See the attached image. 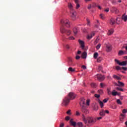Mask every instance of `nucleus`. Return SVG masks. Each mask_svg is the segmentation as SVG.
Instances as JSON below:
<instances>
[{
	"mask_svg": "<svg viewBox=\"0 0 127 127\" xmlns=\"http://www.w3.org/2000/svg\"><path fill=\"white\" fill-rule=\"evenodd\" d=\"M61 23L62 24V26L61 27V32L62 33H66L67 35H70L71 33V31L70 30H66L65 29L64 26H66V27H70V23L69 20L66 19L64 20H63L61 21Z\"/></svg>",
	"mask_w": 127,
	"mask_h": 127,
	"instance_id": "obj_1",
	"label": "nucleus"
},
{
	"mask_svg": "<svg viewBox=\"0 0 127 127\" xmlns=\"http://www.w3.org/2000/svg\"><path fill=\"white\" fill-rule=\"evenodd\" d=\"M76 98V94L73 92H70L68 96L65 97V98L63 100L62 104L65 107L69 105L70 100H74Z\"/></svg>",
	"mask_w": 127,
	"mask_h": 127,
	"instance_id": "obj_2",
	"label": "nucleus"
},
{
	"mask_svg": "<svg viewBox=\"0 0 127 127\" xmlns=\"http://www.w3.org/2000/svg\"><path fill=\"white\" fill-rule=\"evenodd\" d=\"M86 104V100L84 98H82L80 99V105L82 107L81 112L87 115L88 114V109L86 107H84V105Z\"/></svg>",
	"mask_w": 127,
	"mask_h": 127,
	"instance_id": "obj_3",
	"label": "nucleus"
},
{
	"mask_svg": "<svg viewBox=\"0 0 127 127\" xmlns=\"http://www.w3.org/2000/svg\"><path fill=\"white\" fill-rule=\"evenodd\" d=\"M82 116L83 121L86 125H87V124H93V123H96V120L92 117L85 118L84 115Z\"/></svg>",
	"mask_w": 127,
	"mask_h": 127,
	"instance_id": "obj_4",
	"label": "nucleus"
},
{
	"mask_svg": "<svg viewBox=\"0 0 127 127\" xmlns=\"http://www.w3.org/2000/svg\"><path fill=\"white\" fill-rule=\"evenodd\" d=\"M77 13L75 10L70 11V17L72 18V20H75L76 19V15Z\"/></svg>",
	"mask_w": 127,
	"mask_h": 127,
	"instance_id": "obj_5",
	"label": "nucleus"
},
{
	"mask_svg": "<svg viewBox=\"0 0 127 127\" xmlns=\"http://www.w3.org/2000/svg\"><path fill=\"white\" fill-rule=\"evenodd\" d=\"M115 62H116V63H117L118 65H120V66H126L127 64V61H123L122 62H120V61L115 59Z\"/></svg>",
	"mask_w": 127,
	"mask_h": 127,
	"instance_id": "obj_6",
	"label": "nucleus"
},
{
	"mask_svg": "<svg viewBox=\"0 0 127 127\" xmlns=\"http://www.w3.org/2000/svg\"><path fill=\"white\" fill-rule=\"evenodd\" d=\"M97 78L98 81H104L105 80V76L101 74H97Z\"/></svg>",
	"mask_w": 127,
	"mask_h": 127,
	"instance_id": "obj_7",
	"label": "nucleus"
},
{
	"mask_svg": "<svg viewBox=\"0 0 127 127\" xmlns=\"http://www.w3.org/2000/svg\"><path fill=\"white\" fill-rule=\"evenodd\" d=\"M106 50L108 52H110L112 51V45L110 44H106Z\"/></svg>",
	"mask_w": 127,
	"mask_h": 127,
	"instance_id": "obj_8",
	"label": "nucleus"
},
{
	"mask_svg": "<svg viewBox=\"0 0 127 127\" xmlns=\"http://www.w3.org/2000/svg\"><path fill=\"white\" fill-rule=\"evenodd\" d=\"M112 12H115V13H119V9H118L116 7H112L110 9Z\"/></svg>",
	"mask_w": 127,
	"mask_h": 127,
	"instance_id": "obj_9",
	"label": "nucleus"
},
{
	"mask_svg": "<svg viewBox=\"0 0 127 127\" xmlns=\"http://www.w3.org/2000/svg\"><path fill=\"white\" fill-rule=\"evenodd\" d=\"M78 42L79 44H80V47L82 49H84L85 48V43H84V41L79 40Z\"/></svg>",
	"mask_w": 127,
	"mask_h": 127,
	"instance_id": "obj_10",
	"label": "nucleus"
},
{
	"mask_svg": "<svg viewBox=\"0 0 127 127\" xmlns=\"http://www.w3.org/2000/svg\"><path fill=\"white\" fill-rule=\"evenodd\" d=\"M95 32H92L90 35H87V39H92V38L93 37V36H95Z\"/></svg>",
	"mask_w": 127,
	"mask_h": 127,
	"instance_id": "obj_11",
	"label": "nucleus"
},
{
	"mask_svg": "<svg viewBox=\"0 0 127 127\" xmlns=\"http://www.w3.org/2000/svg\"><path fill=\"white\" fill-rule=\"evenodd\" d=\"M92 108L94 111H98V110H99V107L98 106V105L96 103L93 104Z\"/></svg>",
	"mask_w": 127,
	"mask_h": 127,
	"instance_id": "obj_12",
	"label": "nucleus"
},
{
	"mask_svg": "<svg viewBox=\"0 0 127 127\" xmlns=\"http://www.w3.org/2000/svg\"><path fill=\"white\" fill-rule=\"evenodd\" d=\"M110 23L111 24V25L116 24V19H115L114 18H112L110 21Z\"/></svg>",
	"mask_w": 127,
	"mask_h": 127,
	"instance_id": "obj_13",
	"label": "nucleus"
},
{
	"mask_svg": "<svg viewBox=\"0 0 127 127\" xmlns=\"http://www.w3.org/2000/svg\"><path fill=\"white\" fill-rule=\"evenodd\" d=\"M87 52H84L82 53L81 57L83 59H86V58H87Z\"/></svg>",
	"mask_w": 127,
	"mask_h": 127,
	"instance_id": "obj_14",
	"label": "nucleus"
},
{
	"mask_svg": "<svg viewBox=\"0 0 127 127\" xmlns=\"http://www.w3.org/2000/svg\"><path fill=\"white\" fill-rule=\"evenodd\" d=\"M73 32L75 36L77 35V33H78V28L74 27L73 28Z\"/></svg>",
	"mask_w": 127,
	"mask_h": 127,
	"instance_id": "obj_15",
	"label": "nucleus"
},
{
	"mask_svg": "<svg viewBox=\"0 0 127 127\" xmlns=\"http://www.w3.org/2000/svg\"><path fill=\"white\" fill-rule=\"evenodd\" d=\"M105 110H101L99 115L100 116H101V117H105Z\"/></svg>",
	"mask_w": 127,
	"mask_h": 127,
	"instance_id": "obj_16",
	"label": "nucleus"
},
{
	"mask_svg": "<svg viewBox=\"0 0 127 127\" xmlns=\"http://www.w3.org/2000/svg\"><path fill=\"white\" fill-rule=\"evenodd\" d=\"M68 6L69 9H70V11L72 10H75L74 9H73V5H72V3H68Z\"/></svg>",
	"mask_w": 127,
	"mask_h": 127,
	"instance_id": "obj_17",
	"label": "nucleus"
},
{
	"mask_svg": "<svg viewBox=\"0 0 127 127\" xmlns=\"http://www.w3.org/2000/svg\"><path fill=\"white\" fill-rule=\"evenodd\" d=\"M125 54H126V53L122 50L119 51V52L118 53V55H119V56H122L123 55H125Z\"/></svg>",
	"mask_w": 127,
	"mask_h": 127,
	"instance_id": "obj_18",
	"label": "nucleus"
},
{
	"mask_svg": "<svg viewBox=\"0 0 127 127\" xmlns=\"http://www.w3.org/2000/svg\"><path fill=\"white\" fill-rule=\"evenodd\" d=\"M113 33H114V29H111L110 30H109L107 34L108 35H112Z\"/></svg>",
	"mask_w": 127,
	"mask_h": 127,
	"instance_id": "obj_19",
	"label": "nucleus"
},
{
	"mask_svg": "<svg viewBox=\"0 0 127 127\" xmlns=\"http://www.w3.org/2000/svg\"><path fill=\"white\" fill-rule=\"evenodd\" d=\"M70 124L71 126H73V127H76V122L73 121V119L70 120Z\"/></svg>",
	"mask_w": 127,
	"mask_h": 127,
	"instance_id": "obj_20",
	"label": "nucleus"
},
{
	"mask_svg": "<svg viewBox=\"0 0 127 127\" xmlns=\"http://www.w3.org/2000/svg\"><path fill=\"white\" fill-rule=\"evenodd\" d=\"M117 86H119V87H125V84L123 82L119 81L118 84H117Z\"/></svg>",
	"mask_w": 127,
	"mask_h": 127,
	"instance_id": "obj_21",
	"label": "nucleus"
},
{
	"mask_svg": "<svg viewBox=\"0 0 127 127\" xmlns=\"http://www.w3.org/2000/svg\"><path fill=\"white\" fill-rule=\"evenodd\" d=\"M122 18L123 20H124V21H127V15H126V14H124V15H122Z\"/></svg>",
	"mask_w": 127,
	"mask_h": 127,
	"instance_id": "obj_22",
	"label": "nucleus"
},
{
	"mask_svg": "<svg viewBox=\"0 0 127 127\" xmlns=\"http://www.w3.org/2000/svg\"><path fill=\"white\" fill-rule=\"evenodd\" d=\"M98 103L101 108L104 107V103L102 102L101 100H100V99L98 100Z\"/></svg>",
	"mask_w": 127,
	"mask_h": 127,
	"instance_id": "obj_23",
	"label": "nucleus"
},
{
	"mask_svg": "<svg viewBox=\"0 0 127 127\" xmlns=\"http://www.w3.org/2000/svg\"><path fill=\"white\" fill-rule=\"evenodd\" d=\"M113 77L114 79H116V80H121L122 78H121V77H120V76H118V75H116V74H114L113 75Z\"/></svg>",
	"mask_w": 127,
	"mask_h": 127,
	"instance_id": "obj_24",
	"label": "nucleus"
},
{
	"mask_svg": "<svg viewBox=\"0 0 127 127\" xmlns=\"http://www.w3.org/2000/svg\"><path fill=\"white\" fill-rule=\"evenodd\" d=\"M77 126L78 127H86V126H84L83 125V123H81V122H78L77 123Z\"/></svg>",
	"mask_w": 127,
	"mask_h": 127,
	"instance_id": "obj_25",
	"label": "nucleus"
},
{
	"mask_svg": "<svg viewBox=\"0 0 127 127\" xmlns=\"http://www.w3.org/2000/svg\"><path fill=\"white\" fill-rule=\"evenodd\" d=\"M68 71H69V72H75V71H76V70L75 69V68H72V67H69L68 68Z\"/></svg>",
	"mask_w": 127,
	"mask_h": 127,
	"instance_id": "obj_26",
	"label": "nucleus"
},
{
	"mask_svg": "<svg viewBox=\"0 0 127 127\" xmlns=\"http://www.w3.org/2000/svg\"><path fill=\"white\" fill-rule=\"evenodd\" d=\"M91 6L92 8H95V7H97V6H98V5H97V3H96L95 2H93L91 4Z\"/></svg>",
	"mask_w": 127,
	"mask_h": 127,
	"instance_id": "obj_27",
	"label": "nucleus"
},
{
	"mask_svg": "<svg viewBox=\"0 0 127 127\" xmlns=\"http://www.w3.org/2000/svg\"><path fill=\"white\" fill-rule=\"evenodd\" d=\"M111 94L112 96H117V95H118V92L114 90H113Z\"/></svg>",
	"mask_w": 127,
	"mask_h": 127,
	"instance_id": "obj_28",
	"label": "nucleus"
},
{
	"mask_svg": "<svg viewBox=\"0 0 127 127\" xmlns=\"http://www.w3.org/2000/svg\"><path fill=\"white\" fill-rule=\"evenodd\" d=\"M98 56H99V54H98V53H95L94 54L93 57L94 59H97V58H98Z\"/></svg>",
	"mask_w": 127,
	"mask_h": 127,
	"instance_id": "obj_29",
	"label": "nucleus"
},
{
	"mask_svg": "<svg viewBox=\"0 0 127 127\" xmlns=\"http://www.w3.org/2000/svg\"><path fill=\"white\" fill-rule=\"evenodd\" d=\"M117 103L118 105H123V103H122V101H121V100H120V99L117 100Z\"/></svg>",
	"mask_w": 127,
	"mask_h": 127,
	"instance_id": "obj_30",
	"label": "nucleus"
},
{
	"mask_svg": "<svg viewBox=\"0 0 127 127\" xmlns=\"http://www.w3.org/2000/svg\"><path fill=\"white\" fill-rule=\"evenodd\" d=\"M116 90H117V91H121V92L124 91V89L123 88H121L120 87H117L116 88Z\"/></svg>",
	"mask_w": 127,
	"mask_h": 127,
	"instance_id": "obj_31",
	"label": "nucleus"
},
{
	"mask_svg": "<svg viewBox=\"0 0 127 127\" xmlns=\"http://www.w3.org/2000/svg\"><path fill=\"white\" fill-rule=\"evenodd\" d=\"M107 93L109 95L112 94V92H111V88L107 89Z\"/></svg>",
	"mask_w": 127,
	"mask_h": 127,
	"instance_id": "obj_32",
	"label": "nucleus"
},
{
	"mask_svg": "<svg viewBox=\"0 0 127 127\" xmlns=\"http://www.w3.org/2000/svg\"><path fill=\"white\" fill-rule=\"evenodd\" d=\"M91 86L92 88H96L97 87V84L94 83L91 84Z\"/></svg>",
	"mask_w": 127,
	"mask_h": 127,
	"instance_id": "obj_33",
	"label": "nucleus"
},
{
	"mask_svg": "<svg viewBox=\"0 0 127 127\" xmlns=\"http://www.w3.org/2000/svg\"><path fill=\"white\" fill-rule=\"evenodd\" d=\"M75 3L76 4V9H78L80 7V4H79V2H75Z\"/></svg>",
	"mask_w": 127,
	"mask_h": 127,
	"instance_id": "obj_34",
	"label": "nucleus"
},
{
	"mask_svg": "<svg viewBox=\"0 0 127 127\" xmlns=\"http://www.w3.org/2000/svg\"><path fill=\"white\" fill-rule=\"evenodd\" d=\"M98 92L99 94H100V95H102V94L104 93V91L102 89L99 90L98 91Z\"/></svg>",
	"mask_w": 127,
	"mask_h": 127,
	"instance_id": "obj_35",
	"label": "nucleus"
},
{
	"mask_svg": "<svg viewBox=\"0 0 127 127\" xmlns=\"http://www.w3.org/2000/svg\"><path fill=\"white\" fill-rule=\"evenodd\" d=\"M100 16L101 19H105V15H104L103 14H101Z\"/></svg>",
	"mask_w": 127,
	"mask_h": 127,
	"instance_id": "obj_36",
	"label": "nucleus"
},
{
	"mask_svg": "<svg viewBox=\"0 0 127 127\" xmlns=\"http://www.w3.org/2000/svg\"><path fill=\"white\" fill-rule=\"evenodd\" d=\"M101 48V44H99L97 46H96V49L97 50H99V49Z\"/></svg>",
	"mask_w": 127,
	"mask_h": 127,
	"instance_id": "obj_37",
	"label": "nucleus"
},
{
	"mask_svg": "<svg viewBox=\"0 0 127 127\" xmlns=\"http://www.w3.org/2000/svg\"><path fill=\"white\" fill-rule=\"evenodd\" d=\"M102 117H97L95 119H94L95 121L96 120H97L98 121H100V120H102Z\"/></svg>",
	"mask_w": 127,
	"mask_h": 127,
	"instance_id": "obj_38",
	"label": "nucleus"
},
{
	"mask_svg": "<svg viewBox=\"0 0 127 127\" xmlns=\"http://www.w3.org/2000/svg\"><path fill=\"white\" fill-rule=\"evenodd\" d=\"M86 105H87V106H90V100H86Z\"/></svg>",
	"mask_w": 127,
	"mask_h": 127,
	"instance_id": "obj_39",
	"label": "nucleus"
},
{
	"mask_svg": "<svg viewBox=\"0 0 127 127\" xmlns=\"http://www.w3.org/2000/svg\"><path fill=\"white\" fill-rule=\"evenodd\" d=\"M68 39H69V40H74V39H75V38L73 36H71L69 37Z\"/></svg>",
	"mask_w": 127,
	"mask_h": 127,
	"instance_id": "obj_40",
	"label": "nucleus"
},
{
	"mask_svg": "<svg viewBox=\"0 0 127 127\" xmlns=\"http://www.w3.org/2000/svg\"><path fill=\"white\" fill-rule=\"evenodd\" d=\"M92 4H90L88 5L87 8L88 9H91V8H92Z\"/></svg>",
	"mask_w": 127,
	"mask_h": 127,
	"instance_id": "obj_41",
	"label": "nucleus"
},
{
	"mask_svg": "<svg viewBox=\"0 0 127 127\" xmlns=\"http://www.w3.org/2000/svg\"><path fill=\"white\" fill-rule=\"evenodd\" d=\"M68 62H69V64H72V59L69 58V59H68Z\"/></svg>",
	"mask_w": 127,
	"mask_h": 127,
	"instance_id": "obj_42",
	"label": "nucleus"
},
{
	"mask_svg": "<svg viewBox=\"0 0 127 127\" xmlns=\"http://www.w3.org/2000/svg\"><path fill=\"white\" fill-rule=\"evenodd\" d=\"M80 58H81V57L79 56L76 55V56L75 57V59L76 60H79Z\"/></svg>",
	"mask_w": 127,
	"mask_h": 127,
	"instance_id": "obj_43",
	"label": "nucleus"
},
{
	"mask_svg": "<svg viewBox=\"0 0 127 127\" xmlns=\"http://www.w3.org/2000/svg\"><path fill=\"white\" fill-rule=\"evenodd\" d=\"M66 114L67 115H71V110H68L67 112H66Z\"/></svg>",
	"mask_w": 127,
	"mask_h": 127,
	"instance_id": "obj_44",
	"label": "nucleus"
},
{
	"mask_svg": "<svg viewBox=\"0 0 127 127\" xmlns=\"http://www.w3.org/2000/svg\"><path fill=\"white\" fill-rule=\"evenodd\" d=\"M95 97L97 98V99H99V98H100V95L99 94H95Z\"/></svg>",
	"mask_w": 127,
	"mask_h": 127,
	"instance_id": "obj_45",
	"label": "nucleus"
},
{
	"mask_svg": "<svg viewBox=\"0 0 127 127\" xmlns=\"http://www.w3.org/2000/svg\"><path fill=\"white\" fill-rule=\"evenodd\" d=\"M70 120V117L69 116H66L65 117V121H69Z\"/></svg>",
	"mask_w": 127,
	"mask_h": 127,
	"instance_id": "obj_46",
	"label": "nucleus"
},
{
	"mask_svg": "<svg viewBox=\"0 0 127 127\" xmlns=\"http://www.w3.org/2000/svg\"><path fill=\"white\" fill-rule=\"evenodd\" d=\"M98 69L99 71H102V69H103V67L101 66H99Z\"/></svg>",
	"mask_w": 127,
	"mask_h": 127,
	"instance_id": "obj_47",
	"label": "nucleus"
},
{
	"mask_svg": "<svg viewBox=\"0 0 127 127\" xmlns=\"http://www.w3.org/2000/svg\"><path fill=\"white\" fill-rule=\"evenodd\" d=\"M81 68H82V69H84V70L87 69V66H86L85 65H83L81 66Z\"/></svg>",
	"mask_w": 127,
	"mask_h": 127,
	"instance_id": "obj_48",
	"label": "nucleus"
},
{
	"mask_svg": "<svg viewBox=\"0 0 127 127\" xmlns=\"http://www.w3.org/2000/svg\"><path fill=\"white\" fill-rule=\"evenodd\" d=\"M123 114H126L127 113V109H124L123 111Z\"/></svg>",
	"mask_w": 127,
	"mask_h": 127,
	"instance_id": "obj_49",
	"label": "nucleus"
},
{
	"mask_svg": "<svg viewBox=\"0 0 127 127\" xmlns=\"http://www.w3.org/2000/svg\"><path fill=\"white\" fill-rule=\"evenodd\" d=\"M116 70H121V67H120V66H117L116 67Z\"/></svg>",
	"mask_w": 127,
	"mask_h": 127,
	"instance_id": "obj_50",
	"label": "nucleus"
},
{
	"mask_svg": "<svg viewBox=\"0 0 127 127\" xmlns=\"http://www.w3.org/2000/svg\"><path fill=\"white\" fill-rule=\"evenodd\" d=\"M86 20L87 21V25H90V20H89V19L87 18Z\"/></svg>",
	"mask_w": 127,
	"mask_h": 127,
	"instance_id": "obj_51",
	"label": "nucleus"
},
{
	"mask_svg": "<svg viewBox=\"0 0 127 127\" xmlns=\"http://www.w3.org/2000/svg\"><path fill=\"white\" fill-rule=\"evenodd\" d=\"M122 69H123V70H124L125 71H127V67H124V66H123V67H122Z\"/></svg>",
	"mask_w": 127,
	"mask_h": 127,
	"instance_id": "obj_52",
	"label": "nucleus"
},
{
	"mask_svg": "<svg viewBox=\"0 0 127 127\" xmlns=\"http://www.w3.org/2000/svg\"><path fill=\"white\" fill-rule=\"evenodd\" d=\"M105 11H106V12H109L110 11V8H107L105 10Z\"/></svg>",
	"mask_w": 127,
	"mask_h": 127,
	"instance_id": "obj_53",
	"label": "nucleus"
},
{
	"mask_svg": "<svg viewBox=\"0 0 127 127\" xmlns=\"http://www.w3.org/2000/svg\"><path fill=\"white\" fill-rule=\"evenodd\" d=\"M76 116H80V112H79L78 111H76Z\"/></svg>",
	"mask_w": 127,
	"mask_h": 127,
	"instance_id": "obj_54",
	"label": "nucleus"
},
{
	"mask_svg": "<svg viewBox=\"0 0 127 127\" xmlns=\"http://www.w3.org/2000/svg\"><path fill=\"white\" fill-rule=\"evenodd\" d=\"M119 19H121V18H117L116 19V23H118V24H119V23H118V21H120V20H119Z\"/></svg>",
	"mask_w": 127,
	"mask_h": 127,
	"instance_id": "obj_55",
	"label": "nucleus"
},
{
	"mask_svg": "<svg viewBox=\"0 0 127 127\" xmlns=\"http://www.w3.org/2000/svg\"><path fill=\"white\" fill-rule=\"evenodd\" d=\"M107 102H108V99H105L103 100V102L107 103Z\"/></svg>",
	"mask_w": 127,
	"mask_h": 127,
	"instance_id": "obj_56",
	"label": "nucleus"
},
{
	"mask_svg": "<svg viewBox=\"0 0 127 127\" xmlns=\"http://www.w3.org/2000/svg\"><path fill=\"white\" fill-rule=\"evenodd\" d=\"M100 87H101L102 88H104V83H100Z\"/></svg>",
	"mask_w": 127,
	"mask_h": 127,
	"instance_id": "obj_57",
	"label": "nucleus"
},
{
	"mask_svg": "<svg viewBox=\"0 0 127 127\" xmlns=\"http://www.w3.org/2000/svg\"><path fill=\"white\" fill-rule=\"evenodd\" d=\"M65 48H66L67 49H69V48H70V47H69V45H66L65 46Z\"/></svg>",
	"mask_w": 127,
	"mask_h": 127,
	"instance_id": "obj_58",
	"label": "nucleus"
},
{
	"mask_svg": "<svg viewBox=\"0 0 127 127\" xmlns=\"http://www.w3.org/2000/svg\"><path fill=\"white\" fill-rule=\"evenodd\" d=\"M64 127V124L63 123L61 124L60 127Z\"/></svg>",
	"mask_w": 127,
	"mask_h": 127,
	"instance_id": "obj_59",
	"label": "nucleus"
},
{
	"mask_svg": "<svg viewBox=\"0 0 127 127\" xmlns=\"http://www.w3.org/2000/svg\"><path fill=\"white\" fill-rule=\"evenodd\" d=\"M84 1H85L86 2H88V1H92V0H84Z\"/></svg>",
	"mask_w": 127,
	"mask_h": 127,
	"instance_id": "obj_60",
	"label": "nucleus"
},
{
	"mask_svg": "<svg viewBox=\"0 0 127 127\" xmlns=\"http://www.w3.org/2000/svg\"><path fill=\"white\" fill-rule=\"evenodd\" d=\"M104 111H105V113H106V114H109V111H108V110H105Z\"/></svg>",
	"mask_w": 127,
	"mask_h": 127,
	"instance_id": "obj_61",
	"label": "nucleus"
},
{
	"mask_svg": "<svg viewBox=\"0 0 127 127\" xmlns=\"http://www.w3.org/2000/svg\"><path fill=\"white\" fill-rule=\"evenodd\" d=\"M91 94H95V91H94V90H92V91H91Z\"/></svg>",
	"mask_w": 127,
	"mask_h": 127,
	"instance_id": "obj_62",
	"label": "nucleus"
},
{
	"mask_svg": "<svg viewBox=\"0 0 127 127\" xmlns=\"http://www.w3.org/2000/svg\"><path fill=\"white\" fill-rule=\"evenodd\" d=\"M97 7L99 9H102V7H101V6H97Z\"/></svg>",
	"mask_w": 127,
	"mask_h": 127,
	"instance_id": "obj_63",
	"label": "nucleus"
},
{
	"mask_svg": "<svg viewBox=\"0 0 127 127\" xmlns=\"http://www.w3.org/2000/svg\"><path fill=\"white\" fill-rule=\"evenodd\" d=\"M77 54H81V51H78L77 52Z\"/></svg>",
	"mask_w": 127,
	"mask_h": 127,
	"instance_id": "obj_64",
	"label": "nucleus"
}]
</instances>
